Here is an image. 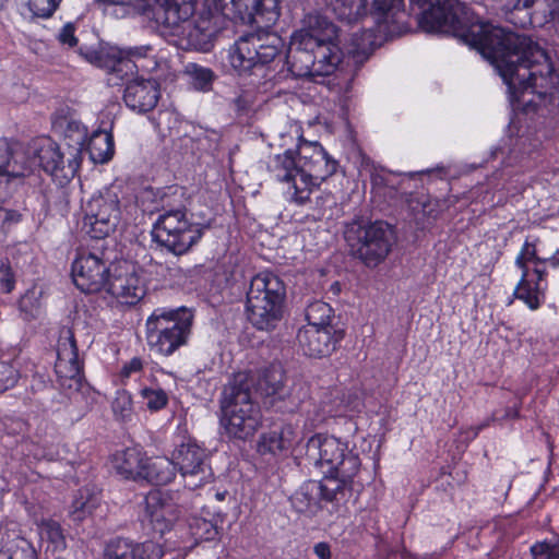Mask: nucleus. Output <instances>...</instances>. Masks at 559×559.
<instances>
[{"label": "nucleus", "instance_id": "1", "mask_svg": "<svg viewBox=\"0 0 559 559\" xmlns=\"http://www.w3.org/2000/svg\"><path fill=\"white\" fill-rule=\"evenodd\" d=\"M417 8V23L421 31L443 34L478 50L491 60L508 87L509 100L523 111L535 110L537 104L526 94L539 99L552 96L559 85V75L548 52L526 35L507 31L480 21L474 11L460 0H409Z\"/></svg>", "mask_w": 559, "mask_h": 559}, {"label": "nucleus", "instance_id": "2", "mask_svg": "<svg viewBox=\"0 0 559 559\" xmlns=\"http://www.w3.org/2000/svg\"><path fill=\"white\" fill-rule=\"evenodd\" d=\"M79 50L90 63L107 71L108 85H124L122 99L129 109L146 114L156 107L160 98L159 83L138 75V61L148 56L152 46H108L86 51L80 47Z\"/></svg>", "mask_w": 559, "mask_h": 559}, {"label": "nucleus", "instance_id": "3", "mask_svg": "<svg viewBox=\"0 0 559 559\" xmlns=\"http://www.w3.org/2000/svg\"><path fill=\"white\" fill-rule=\"evenodd\" d=\"M318 27L311 31L297 32L292 37V47L284 59L280 52L281 63L284 64L282 81L289 75L294 78L329 76L334 73L343 60L340 28L325 17L317 20Z\"/></svg>", "mask_w": 559, "mask_h": 559}, {"label": "nucleus", "instance_id": "4", "mask_svg": "<svg viewBox=\"0 0 559 559\" xmlns=\"http://www.w3.org/2000/svg\"><path fill=\"white\" fill-rule=\"evenodd\" d=\"M283 43L276 36H260L248 33L240 36L223 57L222 66L225 73L248 81L255 87L266 86L271 83L274 86L282 82L284 64L277 70L281 63L280 52Z\"/></svg>", "mask_w": 559, "mask_h": 559}, {"label": "nucleus", "instance_id": "5", "mask_svg": "<svg viewBox=\"0 0 559 559\" xmlns=\"http://www.w3.org/2000/svg\"><path fill=\"white\" fill-rule=\"evenodd\" d=\"M306 455L324 474L321 479L324 493L336 501H347L361 465L358 454L340 439L318 433L308 440Z\"/></svg>", "mask_w": 559, "mask_h": 559}, {"label": "nucleus", "instance_id": "6", "mask_svg": "<svg viewBox=\"0 0 559 559\" xmlns=\"http://www.w3.org/2000/svg\"><path fill=\"white\" fill-rule=\"evenodd\" d=\"M253 381L246 373H237L224 386L221 399V425L230 438L247 440L261 428V407L252 397Z\"/></svg>", "mask_w": 559, "mask_h": 559}, {"label": "nucleus", "instance_id": "7", "mask_svg": "<svg viewBox=\"0 0 559 559\" xmlns=\"http://www.w3.org/2000/svg\"><path fill=\"white\" fill-rule=\"evenodd\" d=\"M71 132L76 134L75 145L62 148L50 136H38L32 140L29 153L39 167L51 177L60 187H64L79 174L83 162L84 132L80 131V122L70 121L66 130V136L71 138Z\"/></svg>", "mask_w": 559, "mask_h": 559}, {"label": "nucleus", "instance_id": "8", "mask_svg": "<svg viewBox=\"0 0 559 559\" xmlns=\"http://www.w3.org/2000/svg\"><path fill=\"white\" fill-rule=\"evenodd\" d=\"M338 168V162L323 150L308 162L297 164L293 150L277 154L273 160V171L278 181L293 183L294 200L305 204L310 200V187L319 186L333 176Z\"/></svg>", "mask_w": 559, "mask_h": 559}, {"label": "nucleus", "instance_id": "9", "mask_svg": "<svg viewBox=\"0 0 559 559\" xmlns=\"http://www.w3.org/2000/svg\"><path fill=\"white\" fill-rule=\"evenodd\" d=\"M285 301L283 280L270 271L260 272L251 278L247 292V318L258 330H272L284 317Z\"/></svg>", "mask_w": 559, "mask_h": 559}, {"label": "nucleus", "instance_id": "10", "mask_svg": "<svg viewBox=\"0 0 559 559\" xmlns=\"http://www.w3.org/2000/svg\"><path fill=\"white\" fill-rule=\"evenodd\" d=\"M368 20H371V25L364 26L360 34L353 37L354 45L364 52H372L384 41L412 29L405 0H371Z\"/></svg>", "mask_w": 559, "mask_h": 559}, {"label": "nucleus", "instance_id": "11", "mask_svg": "<svg viewBox=\"0 0 559 559\" xmlns=\"http://www.w3.org/2000/svg\"><path fill=\"white\" fill-rule=\"evenodd\" d=\"M344 239L353 257L368 267H376L391 252L395 231L385 221L353 219L345 227Z\"/></svg>", "mask_w": 559, "mask_h": 559}, {"label": "nucleus", "instance_id": "12", "mask_svg": "<svg viewBox=\"0 0 559 559\" xmlns=\"http://www.w3.org/2000/svg\"><path fill=\"white\" fill-rule=\"evenodd\" d=\"M193 320V309L185 306L154 309L146 320L148 345L157 349H178L187 345Z\"/></svg>", "mask_w": 559, "mask_h": 559}, {"label": "nucleus", "instance_id": "13", "mask_svg": "<svg viewBox=\"0 0 559 559\" xmlns=\"http://www.w3.org/2000/svg\"><path fill=\"white\" fill-rule=\"evenodd\" d=\"M538 238L530 240L527 237L518 253L514 264L521 270V278L515 286L513 296L523 301L528 309L537 310L542 307L548 287L546 267L547 258L537 254Z\"/></svg>", "mask_w": 559, "mask_h": 559}, {"label": "nucleus", "instance_id": "14", "mask_svg": "<svg viewBox=\"0 0 559 559\" xmlns=\"http://www.w3.org/2000/svg\"><path fill=\"white\" fill-rule=\"evenodd\" d=\"M206 225L194 221L188 211L158 215L152 226V239L157 246L175 255L186 254L203 237Z\"/></svg>", "mask_w": 559, "mask_h": 559}, {"label": "nucleus", "instance_id": "15", "mask_svg": "<svg viewBox=\"0 0 559 559\" xmlns=\"http://www.w3.org/2000/svg\"><path fill=\"white\" fill-rule=\"evenodd\" d=\"M111 266L106 241L92 246L90 250L78 251L71 266L73 283L85 294L99 293L106 287Z\"/></svg>", "mask_w": 559, "mask_h": 559}, {"label": "nucleus", "instance_id": "16", "mask_svg": "<svg viewBox=\"0 0 559 559\" xmlns=\"http://www.w3.org/2000/svg\"><path fill=\"white\" fill-rule=\"evenodd\" d=\"M169 7L176 9L183 4V0H169ZM188 3V0H185ZM191 13L187 16H180L175 24H157L164 32L171 36H177L176 45L182 50H197L207 52L214 46L218 28L212 24L210 17L201 16L197 21L190 17L195 11V0H189Z\"/></svg>", "mask_w": 559, "mask_h": 559}, {"label": "nucleus", "instance_id": "17", "mask_svg": "<svg viewBox=\"0 0 559 559\" xmlns=\"http://www.w3.org/2000/svg\"><path fill=\"white\" fill-rule=\"evenodd\" d=\"M83 226L91 238L105 241L118 227L121 206L118 193L105 188L92 195L83 207Z\"/></svg>", "mask_w": 559, "mask_h": 559}, {"label": "nucleus", "instance_id": "18", "mask_svg": "<svg viewBox=\"0 0 559 559\" xmlns=\"http://www.w3.org/2000/svg\"><path fill=\"white\" fill-rule=\"evenodd\" d=\"M173 459L187 488L194 490L213 480L210 454L194 440L179 444L173 452Z\"/></svg>", "mask_w": 559, "mask_h": 559}, {"label": "nucleus", "instance_id": "19", "mask_svg": "<svg viewBox=\"0 0 559 559\" xmlns=\"http://www.w3.org/2000/svg\"><path fill=\"white\" fill-rule=\"evenodd\" d=\"M105 288L120 302L136 305L146 294L143 270L131 261H118L111 266Z\"/></svg>", "mask_w": 559, "mask_h": 559}, {"label": "nucleus", "instance_id": "20", "mask_svg": "<svg viewBox=\"0 0 559 559\" xmlns=\"http://www.w3.org/2000/svg\"><path fill=\"white\" fill-rule=\"evenodd\" d=\"M187 189L179 185H170L162 188H144L136 197V202L145 213H159L168 215L188 212Z\"/></svg>", "mask_w": 559, "mask_h": 559}, {"label": "nucleus", "instance_id": "21", "mask_svg": "<svg viewBox=\"0 0 559 559\" xmlns=\"http://www.w3.org/2000/svg\"><path fill=\"white\" fill-rule=\"evenodd\" d=\"M257 392L265 405L281 412H293L299 403L287 388L286 374L280 365H271L261 372L257 381Z\"/></svg>", "mask_w": 559, "mask_h": 559}, {"label": "nucleus", "instance_id": "22", "mask_svg": "<svg viewBox=\"0 0 559 559\" xmlns=\"http://www.w3.org/2000/svg\"><path fill=\"white\" fill-rule=\"evenodd\" d=\"M29 173L25 155L14 151L7 139H0V201L10 197L13 188Z\"/></svg>", "mask_w": 559, "mask_h": 559}, {"label": "nucleus", "instance_id": "23", "mask_svg": "<svg viewBox=\"0 0 559 559\" xmlns=\"http://www.w3.org/2000/svg\"><path fill=\"white\" fill-rule=\"evenodd\" d=\"M235 19L242 24L270 27L281 16V0H230Z\"/></svg>", "mask_w": 559, "mask_h": 559}, {"label": "nucleus", "instance_id": "24", "mask_svg": "<svg viewBox=\"0 0 559 559\" xmlns=\"http://www.w3.org/2000/svg\"><path fill=\"white\" fill-rule=\"evenodd\" d=\"M145 518L156 533L163 535L169 531L179 518L178 506L168 492L154 489L144 499Z\"/></svg>", "mask_w": 559, "mask_h": 559}, {"label": "nucleus", "instance_id": "25", "mask_svg": "<svg viewBox=\"0 0 559 559\" xmlns=\"http://www.w3.org/2000/svg\"><path fill=\"white\" fill-rule=\"evenodd\" d=\"M164 550L155 542L136 543L117 537L109 540L104 549V559H162Z\"/></svg>", "mask_w": 559, "mask_h": 559}, {"label": "nucleus", "instance_id": "26", "mask_svg": "<svg viewBox=\"0 0 559 559\" xmlns=\"http://www.w3.org/2000/svg\"><path fill=\"white\" fill-rule=\"evenodd\" d=\"M314 493L319 497V502L332 504L331 512H340L347 501H336L332 497L324 493L321 487V480H310L305 483L298 490L290 497L293 508L298 512L307 515H316L318 510V500Z\"/></svg>", "mask_w": 559, "mask_h": 559}, {"label": "nucleus", "instance_id": "27", "mask_svg": "<svg viewBox=\"0 0 559 559\" xmlns=\"http://www.w3.org/2000/svg\"><path fill=\"white\" fill-rule=\"evenodd\" d=\"M55 371L58 383L68 395L78 393L83 381V360L79 352H57Z\"/></svg>", "mask_w": 559, "mask_h": 559}, {"label": "nucleus", "instance_id": "28", "mask_svg": "<svg viewBox=\"0 0 559 559\" xmlns=\"http://www.w3.org/2000/svg\"><path fill=\"white\" fill-rule=\"evenodd\" d=\"M344 331L334 333L312 324L300 328L296 335V342L300 349H336L337 344L344 338Z\"/></svg>", "mask_w": 559, "mask_h": 559}, {"label": "nucleus", "instance_id": "29", "mask_svg": "<svg viewBox=\"0 0 559 559\" xmlns=\"http://www.w3.org/2000/svg\"><path fill=\"white\" fill-rule=\"evenodd\" d=\"M146 455L136 447L117 451L111 455V464L118 475L128 480H142Z\"/></svg>", "mask_w": 559, "mask_h": 559}, {"label": "nucleus", "instance_id": "30", "mask_svg": "<svg viewBox=\"0 0 559 559\" xmlns=\"http://www.w3.org/2000/svg\"><path fill=\"white\" fill-rule=\"evenodd\" d=\"M80 131L84 132L83 151L85 150L94 164L108 163L115 154V141L111 132L94 131L86 140V129L80 123Z\"/></svg>", "mask_w": 559, "mask_h": 559}, {"label": "nucleus", "instance_id": "31", "mask_svg": "<svg viewBox=\"0 0 559 559\" xmlns=\"http://www.w3.org/2000/svg\"><path fill=\"white\" fill-rule=\"evenodd\" d=\"M296 439L293 425L284 424L281 427L263 433L258 443V450L262 454H280L289 450Z\"/></svg>", "mask_w": 559, "mask_h": 559}, {"label": "nucleus", "instance_id": "32", "mask_svg": "<svg viewBox=\"0 0 559 559\" xmlns=\"http://www.w3.org/2000/svg\"><path fill=\"white\" fill-rule=\"evenodd\" d=\"M368 0H325L335 17L348 25L368 20Z\"/></svg>", "mask_w": 559, "mask_h": 559}, {"label": "nucleus", "instance_id": "33", "mask_svg": "<svg viewBox=\"0 0 559 559\" xmlns=\"http://www.w3.org/2000/svg\"><path fill=\"white\" fill-rule=\"evenodd\" d=\"M176 475L174 459L165 456L147 457L144 464L142 480L154 485H167Z\"/></svg>", "mask_w": 559, "mask_h": 559}, {"label": "nucleus", "instance_id": "34", "mask_svg": "<svg viewBox=\"0 0 559 559\" xmlns=\"http://www.w3.org/2000/svg\"><path fill=\"white\" fill-rule=\"evenodd\" d=\"M333 313V308L328 302L316 300L307 306L305 316L308 324L334 333L336 330L331 324Z\"/></svg>", "mask_w": 559, "mask_h": 559}, {"label": "nucleus", "instance_id": "35", "mask_svg": "<svg viewBox=\"0 0 559 559\" xmlns=\"http://www.w3.org/2000/svg\"><path fill=\"white\" fill-rule=\"evenodd\" d=\"M0 559H37V552L26 538L16 536L0 549Z\"/></svg>", "mask_w": 559, "mask_h": 559}, {"label": "nucleus", "instance_id": "36", "mask_svg": "<svg viewBox=\"0 0 559 559\" xmlns=\"http://www.w3.org/2000/svg\"><path fill=\"white\" fill-rule=\"evenodd\" d=\"M39 535L43 542L48 543V548L53 551L64 550L66 537L61 525L53 520H43L39 524Z\"/></svg>", "mask_w": 559, "mask_h": 559}, {"label": "nucleus", "instance_id": "37", "mask_svg": "<svg viewBox=\"0 0 559 559\" xmlns=\"http://www.w3.org/2000/svg\"><path fill=\"white\" fill-rule=\"evenodd\" d=\"M111 408L117 420H131L133 416V402L131 394L126 390H119L111 403Z\"/></svg>", "mask_w": 559, "mask_h": 559}, {"label": "nucleus", "instance_id": "38", "mask_svg": "<svg viewBox=\"0 0 559 559\" xmlns=\"http://www.w3.org/2000/svg\"><path fill=\"white\" fill-rule=\"evenodd\" d=\"M190 528L197 540H214L218 536L217 526L202 518H194L190 523Z\"/></svg>", "mask_w": 559, "mask_h": 559}, {"label": "nucleus", "instance_id": "39", "mask_svg": "<svg viewBox=\"0 0 559 559\" xmlns=\"http://www.w3.org/2000/svg\"><path fill=\"white\" fill-rule=\"evenodd\" d=\"M531 554L533 559H559V537L535 543L531 547Z\"/></svg>", "mask_w": 559, "mask_h": 559}, {"label": "nucleus", "instance_id": "40", "mask_svg": "<svg viewBox=\"0 0 559 559\" xmlns=\"http://www.w3.org/2000/svg\"><path fill=\"white\" fill-rule=\"evenodd\" d=\"M190 74L193 79L194 85L201 91H210L215 79L214 72L210 68L191 64Z\"/></svg>", "mask_w": 559, "mask_h": 559}, {"label": "nucleus", "instance_id": "41", "mask_svg": "<svg viewBox=\"0 0 559 559\" xmlns=\"http://www.w3.org/2000/svg\"><path fill=\"white\" fill-rule=\"evenodd\" d=\"M62 0H28L27 7L33 16L48 19L50 17Z\"/></svg>", "mask_w": 559, "mask_h": 559}, {"label": "nucleus", "instance_id": "42", "mask_svg": "<svg viewBox=\"0 0 559 559\" xmlns=\"http://www.w3.org/2000/svg\"><path fill=\"white\" fill-rule=\"evenodd\" d=\"M17 378V369L11 362L0 360V393L14 386Z\"/></svg>", "mask_w": 559, "mask_h": 559}, {"label": "nucleus", "instance_id": "43", "mask_svg": "<svg viewBox=\"0 0 559 559\" xmlns=\"http://www.w3.org/2000/svg\"><path fill=\"white\" fill-rule=\"evenodd\" d=\"M324 147L318 141H307L302 136L299 138L298 142V160L297 164L308 162L316 156L319 152L323 151Z\"/></svg>", "mask_w": 559, "mask_h": 559}, {"label": "nucleus", "instance_id": "44", "mask_svg": "<svg viewBox=\"0 0 559 559\" xmlns=\"http://www.w3.org/2000/svg\"><path fill=\"white\" fill-rule=\"evenodd\" d=\"M76 23L67 22L56 35L57 41L62 47L74 48L79 44V38L76 37Z\"/></svg>", "mask_w": 559, "mask_h": 559}, {"label": "nucleus", "instance_id": "45", "mask_svg": "<svg viewBox=\"0 0 559 559\" xmlns=\"http://www.w3.org/2000/svg\"><path fill=\"white\" fill-rule=\"evenodd\" d=\"M55 349H78V344L72 328L62 325L58 329L57 346Z\"/></svg>", "mask_w": 559, "mask_h": 559}, {"label": "nucleus", "instance_id": "46", "mask_svg": "<svg viewBox=\"0 0 559 559\" xmlns=\"http://www.w3.org/2000/svg\"><path fill=\"white\" fill-rule=\"evenodd\" d=\"M142 394L146 399L147 407L151 411H159L167 405L168 399L163 390L144 389Z\"/></svg>", "mask_w": 559, "mask_h": 559}, {"label": "nucleus", "instance_id": "47", "mask_svg": "<svg viewBox=\"0 0 559 559\" xmlns=\"http://www.w3.org/2000/svg\"><path fill=\"white\" fill-rule=\"evenodd\" d=\"M1 271L3 272V276L1 277V287L4 293H11L15 286L14 274L11 270L10 265H2Z\"/></svg>", "mask_w": 559, "mask_h": 559}, {"label": "nucleus", "instance_id": "48", "mask_svg": "<svg viewBox=\"0 0 559 559\" xmlns=\"http://www.w3.org/2000/svg\"><path fill=\"white\" fill-rule=\"evenodd\" d=\"M142 369V361L140 358L134 357L130 362L126 364L121 370V374L126 378L130 377L131 373L138 372Z\"/></svg>", "mask_w": 559, "mask_h": 559}, {"label": "nucleus", "instance_id": "49", "mask_svg": "<svg viewBox=\"0 0 559 559\" xmlns=\"http://www.w3.org/2000/svg\"><path fill=\"white\" fill-rule=\"evenodd\" d=\"M0 211H1L0 223L1 222L19 223L22 218V215L15 210H5L0 206Z\"/></svg>", "mask_w": 559, "mask_h": 559}, {"label": "nucleus", "instance_id": "50", "mask_svg": "<svg viewBox=\"0 0 559 559\" xmlns=\"http://www.w3.org/2000/svg\"><path fill=\"white\" fill-rule=\"evenodd\" d=\"M313 551L319 559H331V548L328 543H318L314 545Z\"/></svg>", "mask_w": 559, "mask_h": 559}, {"label": "nucleus", "instance_id": "51", "mask_svg": "<svg viewBox=\"0 0 559 559\" xmlns=\"http://www.w3.org/2000/svg\"><path fill=\"white\" fill-rule=\"evenodd\" d=\"M546 264L552 269L559 267V248L549 258H547Z\"/></svg>", "mask_w": 559, "mask_h": 559}, {"label": "nucleus", "instance_id": "52", "mask_svg": "<svg viewBox=\"0 0 559 559\" xmlns=\"http://www.w3.org/2000/svg\"><path fill=\"white\" fill-rule=\"evenodd\" d=\"M519 417V409L518 408H508L506 411V414L503 415V419L508 418H518Z\"/></svg>", "mask_w": 559, "mask_h": 559}, {"label": "nucleus", "instance_id": "53", "mask_svg": "<svg viewBox=\"0 0 559 559\" xmlns=\"http://www.w3.org/2000/svg\"><path fill=\"white\" fill-rule=\"evenodd\" d=\"M3 7V0H0V10L2 9Z\"/></svg>", "mask_w": 559, "mask_h": 559}]
</instances>
